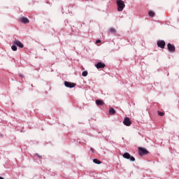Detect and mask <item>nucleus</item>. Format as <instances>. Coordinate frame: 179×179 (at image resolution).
Wrapping results in <instances>:
<instances>
[{
  "mask_svg": "<svg viewBox=\"0 0 179 179\" xmlns=\"http://www.w3.org/2000/svg\"><path fill=\"white\" fill-rule=\"evenodd\" d=\"M117 6V11L122 12L124 10V8H125V3L122 0H117L116 1Z\"/></svg>",
  "mask_w": 179,
  "mask_h": 179,
  "instance_id": "nucleus-1",
  "label": "nucleus"
},
{
  "mask_svg": "<svg viewBox=\"0 0 179 179\" xmlns=\"http://www.w3.org/2000/svg\"><path fill=\"white\" fill-rule=\"evenodd\" d=\"M148 153H149V151H148V150L141 148H138V155L140 156H143L145 155H148Z\"/></svg>",
  "mask_w": 179,
  "mask_h": 179,
  "instance_id": "nucleus-2",
  "label": "nucleus"
},
{
  "mask_svg": "<svg viewBox=\"0 0 179 179\" xmlns=\"http://www.w3.org/2000/svg\"><path fill=\"white\" fill-rule=\"evenodd\" d=\"M122 156L124 159H127L131 162H135V157L131 156L130 154L128 152H124Z\"/></svg>",
  "mask_w": 179,
  "mask_h": 179,
  "instance_id": "nucleus-3",
  "label": "nucleus"
},
{
  "mask_svg": "<svg viewBox=\"0 0 179 179\" xmlns=\"http://www.w3.org/2000/svg\"><path fill=\"white\" fill-rule=\"evenodd\" d=\"M157 47H159V48L164 49V47H166V42H164V41H163V40L157 41Z\"/></svg>",
  "mask_w": 179,
  "mask_h": 179,
  "instance_id": "nucleus-4",
  "label": "nucleus"
},
{
  "mask_svg": "<svg viewBox=\"0 0 179 179\" xmlns=\"http://www.w3.org/2000/svg\"><path fill=\"white\" fill-rule=\"evenodd\" d=\"M123 124L126 125V127H131L132 122H131V119H129V117H124Z\"/></svg>",
  "mask_w": 179,
  "mask_h": 179,
  "instance_id": "nucleus-5",
  "label": "nucleus"
},
{
  "mask_svg": "<svg viewBox=\"0 0 179 179\" xmlns=\"http://www.w3.org/2000/svg\"><path fill=\"white\" fill-rule=\"evenodd\" d=\"M64 86H66V87H70V89H72V87H75V86H76V83L65 81Z\"/></svg>",
  "mask_w": 179,
  "mask_h": 179,
  "instance_id": "nucleus-6",
  "label": "nucleus"
},
{
  "mask_svg": "<svg viewBox=\"0 0 179 179\" xmlns=\"http://www.w3.org/2000/svg\"><path fill=\"white\" fill-rule=\"evenodd\" d=\"M167 47L170 52H176V46H174V45H171V43H168Z\"/></svg>",
  "mask_w": 179,
  "mask_h": 179,
  "instance_id": "nucleus-7",
  "label": "nucleus"
},
{
  "mask_svg": "<svg viewBox=\"0 0 179 179\" xmlns=\"http://www.w3.org/2000/svg\"><path fill=\"white\" fill-rule=\"evenodd\" d=\"M13 43L15 45H17L20 48H23V47H24V45H23V43H22V42H20V41L15 40Z\"/></svg>",
  "mask_w": 179,
  "mask_h": 179,
  "instance_id": "nucleus-8",
  "label": "nucleus"
},
{
  "mask_svg": "<svg viewBox=\"0 0 179 179\" xmlns=\"http://www.w3.org/2000/svg\"><path fill=\"white\" fill-rule=\"evenodd\" d=\"M96 68L97 69H101L103 68H106V64L104 63L98 62L96 64H95Z\"/></svg>",
  "mask_w": 179,
  "mask_h": 179,
  "instance_id": "nucleus-9",
  "label": "nucleus"
},
{
  "mask_svg": "<svg viewBox=\"0 0 179 179\" xmlns=\"http://www.w3.org/2000/svg\"><path fill=\"white\" fill-rule=\"evenodd\" d=\"M20 20L22 23H24V24H26L27 23H29L30 20H29V18L22 17L20 18Z\"/></svg>",
  "mask_w": 179,
  "mask_h": 179,
  "instance_id": "nucleus-10",
  "label": "nucleus"
},
{
  "mask_svg": "<svg viewBox=\"0 0 179 179\" xmlns=\"http://www.w3.org/2000/svg\"><path fill=\"white\" fill-rule=\"evenodd\" d=\"M96 106H103L104 104V102L100 99H97L96 101Z\"/></svg>",
  "mask_w": 179,
  "mask_h": 179,
  "instance_id": "nucleus-11",
  "label": "nucleus"
},
{
  "mask_svg": "<svg viewBox=\"0 0 179 179\" xmlns=\"http://www.w3.org/2000/svg\"><path fill=\"white\" fill-rule=\"evenodd\" d=\"M93 162L95 163V164H101V162L97 159H94Z\"/></svg>",
  "mask_w": 179,
  "mask_h": 179,
  "instance_id": "nucleus-12",
  "label": "nucleus"
},
{
  "mask_svg": "<svg viewBox=\"0 0 179 179\" xmlns=\"http://www.w3.org/2000/svg\"><path fill=\"white\" fill-rule=\"evenodd\" d=\"M109 31H110V33H112L113 34H115L117 31L114 28H110Z\"/></svg>",
  "mask_w": 179,
  "mask_h": 179,
  "instance_id": "nucleus-13",
  "label": "nucleus"
},
{
  "mask_svg": "<svg viewBox=\"0 0 179 179\" xmlns=\"http://www.w3.org/2000/svg\"><path fill=\"white\" fill-rule=\"evenodd\" d=\"M148 15L151 17H153L155 16V13L153 11L150 10V11H149Z\"/></svg>",
  "mask_w": 179,
  "mask_h": 179,
  "instance_id": "nucleus-14",
  "label": "nucleus"
},
{
  "mask_svg": "<svg viewBox=\"0 0 179 179\" xmlns=\"http://www.w3.org/2000/svg\"><path fill=\"white\" fill-rule=\"evenodd\" d=\"M11 50H13V51H17V47H16V45H12Z\"/></svg>",
  "mask_w": 179,
  "mask_h": 179,
  "instance_id": "nucleus-15",
  "label": "nucleus"
},
{
  "mask_svg": "<svg viewBox=\"0 0 179 179\" xmlns=\"http://www.w3.org/2000/svg\"><path fill=\"white\" fill-rule=\"evenodd\" d=\"M109 113H115V110H114V108H110Z\"/></svg>",
  "mask_w": 179,
  "mask_h": 179,
  "instance_id": "nucleus-16",
  "label": "nucleus"
},
{
  "mask_svg": "<svg viewBox=\"0 0 179 179\" xmlns=\"http://www.w3.org/2000/svg\"><path fill=\"white\" fill-rule=\"evenodd\" d=\"M82 76H87V71H83V72L82 73Z\"/></svg>",
  "mask_w": 179,
  "mask_h": 179,
  "instance_id": "nucleus-17",
  "label": "nucleus"
},
{
  "mask_svg": "<svg viewBox=\"0 0 179 179\" xmlns=\"http://www.w3.org/2000/svg\"><path fill=\"white\" fill-rule=\"evenodd\" d=\"M158 115L159 117H163V115H164V113H158Z\"/></svg>",
  "mask_w": 179,
  "mask_h": 179,
  "instance_id": "nucleus-18",
  "label": "nucleus"
},
{
  "mask_svg": "<svg viewBox=\"0 0 179 179\" xmlns=\"http://www.w3.org/2000/svg\"><path fill=\"white\" fill-rule=\"evenodd\" d=\"M99 43H101V41L100 39L96 40V43L99 44Z\"/></svg>",
  "mask_w": 179,
  "mask_h": 179,
  "instance_id": "nucleus-19",
  "label": "nucleus"
},
{
  "mask_svg": "<svg viewBox=\"0 0 179 179\" xmlns=\"http://www.w3.org/2000/svg\"><path fill=\"white\" fill-rule=\"evenodd\" d=\"M90 150L92 152V153H94V149L91 148Z\"/></svg>",
  "mask_w": 179,
  "mask_h": 179,
  "instance_id": "nucleus-20",
  "label": "nucleus"
},
{
  "mask_svg": "<svg viewBox=\"0 0 179 179\" xmlns=\"http://www.w3.org/2000/svg\"><path fill=\"white\" fill-rule=\"evenodd\" d=\"M36 156H38L40 157V159H41V156L38 155V154H36Z\"/></svg>",
  "mask_w": 179,
  "mask_h": 179,
  "instance_id": "nucleus-21",
  "label": "nucleus"
},
{
  "mask_svg": "<svg viewBox=\"0 0 179 179\" xmlns=\"http://www.w3.org/2000/svg\"><path fill=\"white\" fill-rule=\"evenodd\" d=\"M157 113H161L160 111H157Z\"/></svg>",
  "mask_w": 179,
  "mask_h": 179,
  "instance_id": "nucleus-22",
  "label": "nucleus"
},
{
  "mask_svg": "<svg viewBox=\"0 0 179 179\" xmlns=\"http://www.w3.org/2000/svg\"><path fill=\"white\" fill-rule=\"evenodd\" d=\"M85 1H89V0H85Z\"/></svg>",
  "mask_w": 179,
  "mask_h": 179,
  "instance_id": "nucleus-23",
  "label": "nucleus"
}]
</instances>
